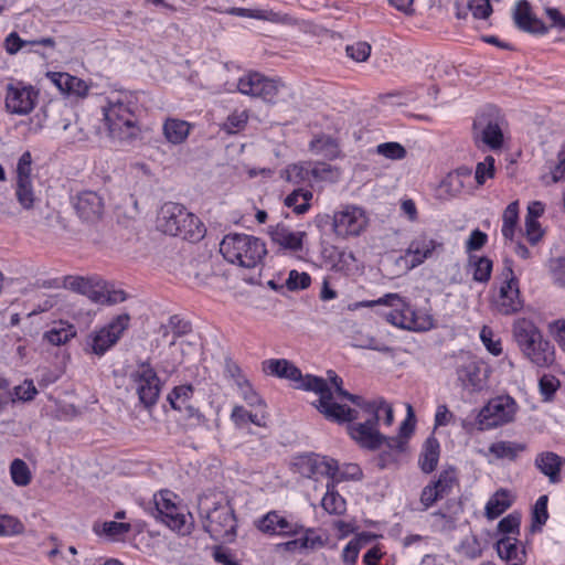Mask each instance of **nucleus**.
<instances>
[{
    "label": "nucleus",
    "instance_id": "nucleus-1",
    "mask_svg": "<svg viewBox=\"0 0 565 565\" xmlns=\"http://www.w3.org/2000/svg\"><path fill=\"white\" fill-rule=\"evenodd\" d=\"M262 371L266 375L294 383V386L298 390L317 393L319 398L315 405L330 420L345 423L358 417L356 411L333 401L332 393L324 379L311 374L302 375L300 369L287 359L264 360Z\"/></svg>",
    "mask_w": 565,
    "mask_h": 565
},
{
    "label": "nucleus",
    "instance_id": "nucleus-2",
    "mask_svg": "<svg viewBox=\"0 0 565 565\" xmlns=\"http://www.w3.org/2000/svg\"><path fill=\"white\" fill-rule=\"evenodd\" d=\"M138 99L132 92L114 90L100 105L102 122L110 139L131 142L141 135L137 116Z\"/></svg>",
    "mask_w": 565,
    "mask_h": 565
},
{
    "label": "nucleus",
    "instance_id": "nucleus-3",
    "mask_svg": "<svg viewBox=\"0 0 565 565\" xmlns=\"http://www.w3.org/2000/svg\"><path fill=\"white\" fill-rule=\"evenodd\" d=\"M512 335L523 355L539 367H550L555 361V348L532 319L520 317L512 323Z\"/></svg>",
    "mask_w": 565,
    "mask_h": 565
},
{
    "label": "nucleus",
    "instance_id": "nucleus-4",
    "mask_svg": "<svg viewBox=\"0 0 565 565\" xmlns=\"http://www.w3.org/2000/svg\"><path fill=\"white\" fill-rule=\"evenodd\" d=\"M157 227L164 234L180 236L183 239L200 241L205 235L201 220L179 203H164L157 217Z\"/></svg>",
    "mask_w": 565,
    "mask_h": 565
},
{
    "label": "nucleus",
    "instance_id": "nucleus-5",
    "mask_svg": "<svg viewBox=\"0 0 565 565\" xmlns=\"http://www.w3.org/2000/svg\"><path fill=\"white\" fill-rule=\"evenodd\" d=\"M223 258L233 265L244 268H255L267 254L265 243L249 234L230 233L220 243Z\"/></svg>",
    "mask_w": 565,
    "mask_h": 565
},
{
    "label": "nucleus",
    "instance_id": "nucleus-6",
    "mask_svg": "<svg viewBox=\"0 0 565 565\" xmlns=\"http://www.w3.org/2000/svg\"><path fill=\"white\" fill-rule=\"evenodd\" d=\"M63 286L66 289L86 296L96 305H116L125 301L127 298V295L122 289H116L114 284L106 281L98 275L65 276L63 279Z\"/></svg>",
    "mask_w": 565,
    "mask_h": 565
},
{
    "label": "nucleus",
    "instance_id": "nucleus-7",
    "mask_svg": "<svg viewBox=\"0 0 565 565\" xmlns=\"http://www.w3.org/2000/svg\"><path fill=\"white\" fill-rule=\"evenodd\" d=\"M490 305L493 311L502 316H512L522 310L520 280L514 274L511 260H505L499 276V282L492 288Z\"/></svg>",
    "mask_w": 565,
    "mask_h": 565
},
{
    "label": "nucleus",
    "instance_id": "nucleus-8",
    "mask_svg": "<svg viewBox=\"0 0 565 565\" xmlns=\"http://www.w3.org/2000/svg\"><path fill=\"white\" fill-rule=\"evenodd\" d=\"M127 379L128 385L138 396L139 403L147 411H151L157 405L163 387V382L152 364L148 360L137 362L129 370Z\"/></svg>",
    "mask_w": 565,
    "mask_h": 565
},
{
    "label": "nucleus",
    "instance_id": "nucleus-9",
    "mask_svg": "<svg viewBox=\"0 0 565 565\" xmlns=\"http://www.w3.org/2000/svg\"><path fill=\"white\" fill-rule=\"evenodd\" d=\"M153 503L163 524L179 534L190 533L192 516L178 494L168 489L160 490L153 494Z\"/></svg>",
    "mask_w": 565,
    "mask_h": 565
},
{
    "label": "nucleus",
    "instance_id": "nucleus-10",
    "mask_svg": "<svg viewBox=\"0 0 565 565\" xmlns=\"http://www.w3.org/2000/svg\"><path fill=\"white\" fill-rule=\"evenodd\" d=\"M519 408V404L512 396L508 394L494 396L479 409L475 426L479 431L503 427L515 420Z\"/></svg>",
    "mask_w": 565,
    "mask_h": 565
},
{
    "label": "nucleus",
    "instance_id": "nucleus-11",
    "mask_svg": "<svg viewBox=\"0 0 565 565\" xmlns=\"http://www.w3.org/2000/svg\"><path fill=\"white\" fill-rule=\"evenodd\" d=\"M130 326V316L120 313L107 323L96 327L85 341V351L98 358L105 355L122 338Z\"/></svg>",
    "mask_w": 565,
    "mask_h": 565
},
{
    "label": "nucleus",
    "instance_id": "nucleus-12",
    "mask_svg": "<svg viewBox=\"0 0 565 565\" xmlns=\"http://www.w3.org/2000/svg\"><path fill=\"white\" fill-rule=\"evenodd\" d=\"M40 90L30 83L9 78L3 87L4 110L12 116H28L39 104Z\"/></svg>",
    "mask_w": 565,
    "mask_h": 565
},
{
    "label": "nucleus",
    "instance_id": "nucleus-13",
    "mask_svg": "<svg viewBox=\"0 0 565 565\" xmlns=\"http://www.w3.org/2000/svg\"><path fill=\"white\" fill-rule=\"evenodd\" d=\"M370 224L367 212L355 204L341 205L332 215V231L337 238L350 239L361 236Z\"/></svg>",
    "mask_w": 565,
    "mask_h": 565
},
{
    "label": "nucleus",
    "instance_id": "nucleus-14",
    "mask_svg": "<svg viewBox=\"0 0 565 565\" xmlns=\"http://www.w3.org/2000/svg\"><path fill=\"white\" fill-rule=\"evenodd\" d=\"M204 530L215 541L232 542L236 536L237 521L228 502H218L206 509Z\"/></svg>",
    "mask_w": 565,
    "mask_h": 565
},
{
    "label": "nucleus",
    "instance_id": "nucleus-15",
    "mask_svg": "<svg viewBox=\"0 0 565 565\" xmlns=\"http://www.w3.org/2000/svg\"><path fill=\"white\" fill-rule=\"evenodd\" d=\"M445 252V241L436 233L422 232L408 244L403 260L408 268H416L426 260L437 258Z\"/></svg>",
    "mask_w": 565,
    "mask_h": 565
},
{
    "label": "nucleus",
    "instance_id": "nucleus-16",
    "mask_svg": "<svg viewBox=\"0 0 565 565\" xmlns=\"http://www.w3.org/2000/svg\"><path fill=\"white\" fill-rule=\"evenodd\" d=\"M489 374V367L472 355L462 356L456 367L460 386L471 393L481 392L488 386Z\"/></svg>",
    "mask_w": 565,
    "mask_h": 565
},
{
    "label": "nucleus",
    "instance_id": "nucleus-17",
    "mask_svg": "<svg viewBox=\"0 0 565 565\" xmlns=\"http://www.w3.org/2000/svg\"><path fill=\"white\" fill-rule=\"evenodd\" d=\"M349 434L361 447L375 450L386 444L390 448L402 449V443L396 438H386L383 436L376 424V418L370 416L364 423L352 424L349 426Z\"/></svg>",
    "mask_w": 565,
    "mask_h": 565
},
{
    "label": "nucleus",
    "instance_id": "nucleus-18",
    "mask_svg": "<svg viewBox=\"0 0 565 565\" xmlns=\"http://www.w3.org/2000/svg\"><path fill=\"white\" fill-rule=\"evenodd\" d=\"M280 82L268 78L258 72H249L242 76L237 83V89L244 95L262 98L265 102H274L278 95Z\"/></svg>",
    "mask_w": 565,
    "mask_h": 565
},
{
    "label": "nucleus",
    "instance_id": "nucleus-19",
    "mask_svg": "<svg viewBox=\"0 0 565 565\" xmlns=\"http://www.w3.org/2000/svg\"><path fill=\"white\" fill-rule=\"evenodd\" d=\"M292 466L296 472L310 479L326 477L328 480H332L337 472L335 459L316 454L296 457Z\"/></svg>",
    "mask_w": 565,
    "mask_h": 565
},
{
    "label": "nucleus",
    "instance_id": "nucleus-20",
    "mask_svg": "<svg viewBox=\"0 0 565 565\" xmlns=\"http://www.w3.org/2000/svg\"><path fill=\"white\" fill-rule=\"evenodd\" d=\"M333 170L327 163L299 162L290 164L285 170V178L295 184L315 181H326L332 178Z\"/></svg>",
    "mask_w": 565,
    "mask_h": 565
},
{
    "label": "nucleus",
    "instance_id": "nucleus-21",
    "mask_svg": "<svg viewBox=\"0 0 565 565\" xmlns=\"http://www.w3.org/2000/svg\"><path fill=\"white\" fill-rule=\"evenodd\" d=\"M255 525L260 532L271 536H291L302 532L300 524L289 521L276 510L259 518Z\"/></svg>",
    "mask_w": 565,
    "mask_h": 565
},
{
    "label": "nucleus",
    "instance_id": "nucleus-22",
    "mask_svg": "<svg viewBox=\"0 0 565 565\" xmlns=\"http://www.w3.org/2000/svg\"><path fill=\"white\" fill-rule=\"evenodd\" d=\"M512 18L515 26L526 33L546 34L548 28L533 12L532 6L526 0H518L512 11Z\"/></svg>",
    "mask_w": 565,
    "mask_h": 565
},
{
    "label": "nucleus",
    "instance_id": "nucleus-23",
    "mask_svg": "<svg viewBox=\"0 0 565 565\" xmlns=\"http://www.w3.org/2000/svg\"><path fill=\"white\" fill-rule=\"evenodd\" d=\"M403 305H411V301L397 292H388V294L383 295L379 299L364 300L359 303L360 307H364V308H372L375 306L390 307L391 310L384 315L385 320L388 323H391L392 326L397 327L399 329H401V323L398 321H395V318H398V317L408 318V315H409Z\"/></svg>",
    "mask_w": 565,
    "mask_h": 565
},
{
    "label": "nucleus",
    "instance_id": "nucleus-24",
    "mask_svg": "<svg viewBox=\"0 0 565 565\" xmlns=\"http://www.w3.org/2000/svg\"><path fill=\"white\" fill-rule=\"evenodd\" d=\"M268 234L273 243L284 250L294 253L302 250L306 237L303 231H294L288 225L278 223L269 227Z\"/></svg>",
    "mask_w": 565,
    "mask_h": 565
},
{
    "label": "nucleus",
    "instance_id": "nucleus-25",
    "mask_svg": "<svg viewBox=\"0 0 565 565\" xmlns=\"http://www.w3.org/2000/svg\"><path fill=\"white\" fill-rule=\"evenodd\" d=\"M227 12L232 15L267 21L280 25H294L297 22L291 14L282 11H275L270 8L250 9L234 7L231 8Z\"/></svg>",
    "mask_w": 565,
    "mask_h": 565
},
{
    "label": "nucleus",
    "instance_id": "nucleus-26",
    "mask_svg": "<svg viewBox=\"0 0 565 565\" xmlns=\"http://www.w3.org/2000/svg\"><path fill=\"white\" fill-rule=\"evenodd\" d=\"M46 78L64 95L85 98L89 85L82 78L65 72H47Z\"/></svg>",
    "mask_w": 565,
    "mask_h": 565
},
{
    "label": "nucleus",
    "instance_id": "nucleus-27",
    "mask_svg": "<svg viewBox=\"0 0 565 565\" xmlns=\"http://www.w3.org/2000/svg\"><path fill=\"white\" fill-rule=\"evenodd\" d=\"M74 207L81 218L93 222L100 218L104 211V201L97 192L83 191L77 194Z\"/></svg>",
    "mask_w": 565,
    "mask_h": 565
},
{
    "label": "nucleus",
    "instance_id": "nucleus-28",
    "mask_svg": "<svg viewBox=\"0 0 565 565\" xmlns=\"http://www.w3.org/2000/svg\"><path fill=\"white\" fill-rule=\"evenodd\" d=\"M406 311L409 313L408 318H395V321L401 323V329L425 332L429 331L435 327V319L429 310L416 309L411 305H403Z\"/></svg>",
    "mask_w": 565,
    "mask_h": 565
},
{
    "label": "nucleus",
    "instance_id": "nucleus-29",
    "mask_svg": "<svg viewBox=\"0 0 565 565\" xmlns=\"http://www.w3.org/2000/svg\"><path fill=\"white\" fill-rule=\"evenodd\" d=\"M526 449L527 445L522 441L497 440L489 446L484 456L489 462L492 460L515 461Z\"/></svg>",
    "mask_w": 565,
    "mask_h": 565
},
{
    "label": "nucleus",
    "instance_id": "nucleus-30",
    "mask_svg": "<svg viewBox=\"0 0 565 565\" xmlns=\"http://www.w3.org/2000/svg\"><path fill=\"white\" fill-rule=\"evenodd\" d=\"M326 258L332 270L345 276L358 270V260L352 250L331 247L326 250Z\"/></svg>",
    "mask_w": 565,
    "mask_h": 565
},
{
    "label": "nucleus",
    "instance_id": "nucleus-31",
    "mask_svg": "<svg viewBox=\"0 0 565 565\" xmlns=\"http://www.w3.org/2000/svg\"><path fill=\"white\" fill-rule=\"evenodd\" d=\"M267 417L266 409H255L253 412L243 405H234L230 415L231 422L237 429H244L248 424L264 428L267 426Z\"/></svg>",
    "mask_w": 565,
    "mask_h": 565
},
{
    "label": "nucleus",
    "instance_id": "nucleus-32",
    "mask_svg": "<svg viewBox=\"0 0 565 565\" xmlns=\"http://www.w3.org/2000/svg\"><path fill=\"white\" fill-rule=\"evenodd\" d=\"M535 467L546 477L550 482L557 483L561 480V470L565 465V458L553 451H543L535 457Z\"/></svg>",
    "mask_w": 565,
    "mask_h": 565
},
{
    "label": "nucleus",
    "instance_id": "nucleus-33",
    "mask_svg": "<svg viewBox=\"0 0 565 565\" xmlns=\"http://www.w3.org/2000/svg\"><path fill=\"white\" fill-rule=\"evenodd\" d=\"M192 127V124L186 120L168 117L162 124V135L167 142L179 146L186 141Z\"/></svg>",
    "mask_w": 565,
    "mask_h": 565
},
{
    "label": "nucleus",
    "instance_id": "nucleus-34",
    "mask_svg": "<svg viewBox=\"0 0 565 565\" xmlns=\"http://www.w3.org/2000/svg\"><path fill=\"white\" fill-rule=\"evenodd\" d=\"M337 487L334 481L328 480L320 505L327 514L342 516L347 512V500L339 493Z\"/></svg>",
    "mask_w": 565,
    "mask_h": 565
},
{
    "label": "nucleus",
    "instance_id": "nucleus-35",
    "mask_svg": "<svg viewBox=\"0 0 565 565\" xmlns=\"http://www.w3.org/2000/svg\"><path fill=\"white\" fill-rule=\"evenodd\" d=\"M237 375L235 376V385L239 397L252 409H266L267 404L259 393L254 388L249 380L241 374V370L236 367Z\"/></svg>",
    "mask_w": 565,
    "mask_h": 565
},
{
    "label": "nucleus",
    "instance_id": "nucleus-36",
    "mask_svg": "<svg viewBox=\"0 0 565 565\" xmlns=\"http://www.w3.org/2000/svg\"><path fill=\"white\" fill-rule=\"evenodd\" d=\"M497 552L508 565H521L525 561V552L514 536H502L499 539Z\"/></svg>",
    "mask_w": 565,
    "mask_h": 565
},
{
    "label": "nucleus",
    "instance_id": "nucleus-37",
    "mask_svg": "<svg viewBox=\"0 0 565 565\" xmlns=\"http://www.w3.org/2000/svg\"><path fill=\"white\" fill-rule=\"evenodd\" d=\"M131 530V524L127 522L105 521L95 523L93 526L94 533L103 539L111 542H119L125 540Z\"/></svg>",
    "mask_w": 565,
    "mask_h": 565
},
{
    "label": "nucleus",
    "instance_id": "nucleus-38",
    "mask_svg": "<svg viewBox=\"0 0 565 565\" xmlns=\"http://www.w3.org/2000/svg\"><path fill=\"white\" fill-rule=\"evenodd\" d=\"M440 457V445L436 437H428L419 455L418 465L424 473L433 472L439 461Z\"/></svg>",
    "mask_w": 565,
    "mask_h": 565
},
{
    "label": "nucleus",
    "instance_id": "nucleus-39",
    "mask_svg": "<svg viewBox=\"0 0 565 565\" xmlns=\"http://www.w3.org/2000/svg\"><path fill=\"white\" fill-rule=\"evenodd\" d=\"M46 46L50 49L55 47V41L53 38H41L36 40H23L17 32L9 33L4 39V49L8 54L14 55L22 49L30 46Z\"/></svg>",
    "mask_w": 565,
    "mask_h": 565
},
{
    "label": "nucleus",
    "instance_id": "nucleus-40",
    "mask_svg": "<svg viewBox=\"0 0 565 565\" xmlns=\"http://www.w3.org/2000/svg\"><path fill=\"white\" fill-rule=\"evenodd\" d=\"M513 502V497L509 490L500 489L495 491L484 507V514L489 520H494L504 513Z\"/></svg>",
    "mask_w": 565,
    "mask_h": 565
},
{
    "label": "nucleus",
    "instance_id": "nucleus-41",
    "mask_svg": "<svg viewBox=\"0 0 565 565\" xmlns=\"http://www.w3.org/2000/svg\"><path fill=\"white\" fill-rule=\"evenodd\" d=\"M377 536L369 532H361L356 534L343 547L341 558L344 565H355L359 558L360 551L363 546Z\"/></svg>",
    "mask_w": 565,
    "mask_h": 565
},
{
    "label": "nucleus",
    "instance_id": "nucleus-42",
    "mask_svg": "<svg viewBox=\"0 0 565 565\" xmlns=\"http://www.w3.org/2000/svg\"><path fill=\"white\" fill-rule=\"evenodd\" d=\"M327 537L315 529H307L302 536L285 544L287 551L317 550L324 546Z\"/></svg>",
    "mask_w": 565,
    "mask_h": 565
},
{
    "label": "nucleus",
    "instance_id": "nucleus-43",
    "mask_svg": "<svg viewBox=\"0 0 565 565\" xmlns=\"http://www.w3.org/2000/svg\"><path fill=\"white\" fill-rule=\"evenodd\" d=\"M359 407L369 416L376 418V424H379L381 415L384 416V424L386 426H391L394 422L393 408L383 398H376L373 401L362 399Z\"/></svg>",
    "mask_w": 565,
    "mask_h": 565
},
{
    "label": "nucleus",
    "instance_id": "nucleus-44",
    "mask_svg": "<svg viewBox=\"0 0 565 565\" xmlns=\"http://www.w3.org/2000/svg\"><path fill=\"white\" fill-rule=\"evenodd\" d=\"M76 335V330L73 324L64 321L54 323L47 331L44 332L43 338L52 345H63Z\"/></svg>",
    "mask_w": 565,
    "mask_h": 565
},
{
    "label": "nucleus",
    "instance_id": "nucleus-45",
    "mask_svg": "<svg viewBox=\"0 0 565 565\" xmlns=\"http://www.w3.org/2000/svg\"><path fill=\"white\" fill-rule=\"evenodd\" d=\"M519 212V201H513L505 207L502 214L501 234L505 239L510 242L514 241L516 232L520 230Z\"/></svg>",
    "mask_w": 565,
    "mask_h": 565
},
{
    "label": "nucleus",
    "instance_id": "nucleus-46",
    "mask_svg": "<svg viewBox=\"0 0 565 565\" xmlns=\"http://www.w3.org/2000/svg\"><path fill=\"white\" fill-rule=\"evenodd\" d=\"M468 267L472 273L475 281L486 284L491 278L493 263L487 256L469 255Z\"/></svg>",
    "mask_w": 565,
    "mask_h": 565
},
{
    "label": "nucleus",
    "instance_id": "nucleus-47",
    "mask_svg": "<svg viewBox=\"0 0 565 565\" xmlns=\"http://www.w3.org/2000/svg\"><path fill=\"white\" fill-rule=\"evenodd\" d=\"M310 150L318 156L334 159L339 156L340 149L337 139L327 135H317L309 143Z\"/></svg>",
    "mask_w": 565,
    "mask_h": 565
},
{
    "label": "nucleus",
    "instance_id": "nucleus-48",
    "mask_svg": "<svg viewBox=\"0 0 565 565\" xmlns=\"http://www.w3.org/2000/svg\"><path fill=\"white\" fill-rule=\"evenodd\" d=\"M194 394V387L191 384H182L174 386L167 396L172 409L182 413L183 408L189 404Z\"/></svg>",
    "mask_w": 565,
    "mask_h": 565
},
{
    "label": "nucleus",
    "instance_id": "nucleus-49",
    "mask_svg": "<svg viewBox=\"0 0 565 565\" xmlns=\"http://www.w3.org/2000/svg\"><path fill=\"white\" fill-rule=\"evenodd\" d=\"M312 192L306 189H296L285 198V205L296 214H305L310 209Z\"/></svg>",
    "mask_w": 565,
    "mask_h": 565
},
{
    "label": "nucleus",
    "instance_id": "nucleus-50",
    "mask_svg": "<svg viewBox=\"0 0 565 565\" xmlns=\"http://www.w3.org/2000/svg\"><path fill=\"white\" fill-rule=\"evenodd\" d=\"M443 498L449 495L459 486L458 473L455 467L443 469L436 480L431 481Z\"/></svg>",
    "mask_w": 565,
    "mask_h": 565
},
{
    "label": "nucleus",
    "instance_id": "nucleus-51",
    "mask_svg": "<svg viewBox=\"0 0 565 565\" xmlns=\"http://www.w3.org/2000/svg\"><path fill=\"white\" fill-rule=\"evenodd\" d=\"M248 118L249 115L246 109H236L228 115L226 120L222 124L221 129L228 135H235L246 127Z\"/></svg>",
    "mask_w": 565,
    "mask_h": 565
},
{
    "label": "nucleus",
    "instance_id": "nucleus-52",
    "mask_svg": "<svg viewBox=\"0 0 565 565\" xmlns=\"http://www.w3.org/2000/svg\"><path fill=\"white\" fill-rule=\"evenodd\" d=\"M15 196L23 209L31 210L36 200L32 180L17 181Z\"/></svg>",
    "mask_w": 565,
    "mask_h": 565
},
{
    "label": "nucleus",
    "instance_id": "nucleus-53",
    "mask_svg": "<svg viewBox=\"0 0 565 565\" xmlns=\"http://www.w3.org/2000/svg\"><path fill=\"white\" fill-rule=\"evenodd\" d=\"M482 141L491 149H499L503 145V131L497 121H489L481 134Z\"/></svg>",
    "mask_w": 565,
    "mask_h": 565
},
{
    "label": "nucleus",
    "instance_id": "nucleus-54",
    "mask_svg": "<svg viewBox=\"0 0 565 565\" xmlns=\"http://www.w3.org/2000/svg\"><path fill=\"white\" fill-rule=\"evenodd\" d=\"M480 340H481L482 344L484 345V348L487 349V351L489 353H491L492 355L499 356L502 354V352H503L502 341H501L500 337H498L494 333L492 328H490L488 326H483L480 331Z\"/></svg>",
    "mask_w": 565,
    "mask_h": 565
},
{
    "label": "nucleus",
    "instance_id": "nucleus-55",
    "mask_svg": "<svg viewBox=\"0 0 565 565\" xmlns=\"http://www.w3.org/2000/svg\"><path fill=\"white\" fill-rule=\"evenodd\" d=\"M495 174V160L492 156H487L483 161L476 166L475 180L478 185H483L488 180L493 179Z\"/></svg>",
    "mask_w": 565,
    "mask_h": 565
},
{
    "label": "nucleus",
    "instance_id": "nucleus-56",
    "mask_svg": "<svg viewBox=\"0 0 565 565\" xmlns=\"http://www.w3.org/2000/svg\"><path fill=\"white\" fill-rule=\"evenodd\" d=\"M24 525L15 516L0 514V537H9L23 533Z\"/></svg>",
    "mask_w": 565,
    "mask_h": 565
},
{
    "label": "nucleus",
    "instance_id": "nucleus-57",
    "mask_svg": "<svg viewBox=\"0 0 565 565\" xmlns=\"http://www.w3.org/2000/svg\"><path fill=\"white\" fill-rule=\"evenodd\" d=\"M12 481L19 487H25L31 482V472L22 459H14L10 466Z\"/></svg>",
    "mask_w": 565,
    "mask_h": 565
},
{
    "label": "nucleus",
    "instance_id": "nucleus-58",
    "mask_svg": "<svg viewBox=\"0 0 565 565\" xmlns=\"http://www.w3.org/2000/svg\"><path fill=\"white\" fill-rule=\"evenodd\" d=\"M375 152L391 160H402L407 153L401 143L394 141L377 145Z\"/></svg>",
    "mask_w": 565,
    "mask_h": 565
},
{
    "label": "nucleus",
    "instance_id": "nucleus-59",
    "mask_svg": "<svg viewBox=\"0 0 565 565\" xmlns=\"http://www.w3.org/2000/svg\"><path fill=\"white\" fill-rule=\"evenodd\" d=\"M362 478V470L356 463H345L341 468L337 462V472L332 477L331 481H334L335 484H339L342 481L347 480H359Z\"/></svg>",
    "mask_w": 565,
    "mask_h": 565
},
{
    "label": "nucleus",
    "instance_id": "nucleus-60",
    "mask_svg": "<svg viewBox=\"0 0 565 565\" xmlns=\"http://www.w3.org/2000/svg\"><path fill=\"white\" fill-rule=\"evenodd\" d=\"M559 385V380L556 376L552 374L542 375L539 381V388L541 395L543 396V401H552Z\"/></svg>",
    "mask_w": 565,
    "mask_h": 565
},
{
    "label": "nucleus",
    "instance_id": "nucleus-61",
    "mask_svg": "<svg viewBox=\"0 0 565 565\" xmlns=\"http://www.w3.org/2000/svg\"><path fill=\"white\" fill-rule=\"evenodd\" d=\"M521 518L516 513H511L504 516L498 524V532L502 536H514L516 537L520 533Z\"/></svg>",
    "mask_w": 565,
    "mask_h": 565
},
{
    "label": "nucleus",
    "instance_id": "nucleus-62",
    "mask_svg": "<svg viewBox=\"0 0 565 565\" xmlns=\"http://www.w3.org/2000/svg\"><path fill=\"white\" fill-rule=\"evenodd\" d=\"M311 284V277L306 271L290 270L286 280V286L289 290L307 289Z\"/></svg>",
    "mask_w": 565,
    "mask_h": 565
},
{
    "label": "nucleus",
    "instance_id": "nucleus-63",
    "mask_svg": "<svg viewBox=\"0 0 565 565\" xmlns=\"http://www.w3.org/2000/svg\"><path fill=\"white\" fill-rule=\"evenodd\" d=\"M347 55L354 62H365L371 55V45L367 42H355L345 47Z\"/></svg>",
    "mask_w": 565,
    "mask_h": 565
},
{
    "label": "nucleus",
    "instance_id": "nucleus-64",
    "mask_svg": "<svg viewBox=\"0 0 565 565\" xmlns=\"http://www.w3.org/2000/svg\"><path fill=\"white\" fill-rule=\"evenodd\" d=\"M548 332L565 353V319H557L548 323Z\"/></svg>",
    "mask_w": 565,
    "mask_h": 565
}]
</instances>
